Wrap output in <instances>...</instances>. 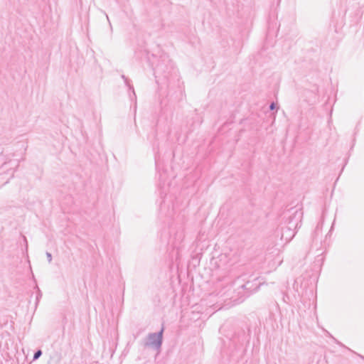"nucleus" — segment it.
<instances>
[{
    "label": "nucleus",
    "mask_w": 364,
    "mask_h": 364,
    "mask_svg": "<svg viewBox=\"0 0 364 364\" xmlns=\"http://www.w3.org/2000/svg\"><path fill=\"white\" fill-rule=\"evenodd\" d=\"M154 73L156 77L161 76L168 79L174 70L173 63L166 55H161L157 62H152Z\"/></svg>",
    "instance_id": "obj_1"
},
{
    "label": "nucleus",
    "mask_w": 364,
    "mask_h": 364,
    "mask_svg": "<svg viewBox=\"0 0 364 364\" xmlns=\"http://www.w3.org/2000/svg\"><path fill=\"white\" fill-rule=\"evenodd\" d=\"M302 218L303 211L301 208H291L283 213V218L285 220L284 225L296 231L301 227Z\"/></svg>",
    "instance_id": "obj_2"
},
{
    "label": "nucleus",
    "mask_w": 364,
    "mask_h": 364,
    "mask_svg": "<svg viewBox=\"0 0 364 364\" xmlns=\"http://www.w3.org/2000/svg\"><path fill=\"white\" fill-rule=\"evenodd\" d=\"M164 329V325L162 324L159 331L149 333L144 340V347L151 348L159 354L163 344Z\"/></svg>",
    "instance_id": "obj_3"
},
{
    "label": "nucleus",
    "mask_w": 364,
    "mask_h": 364,
    "mask_svg": "<svg viewBox=\"0 0 364 364\" xmlns=\"http://www.w3.org/2000/svg\"><path fill=\"white\" fill-rule=\"evenodd\" d=\"M260 284H261V283L259 282H258V280L257 279L253 281H248L245 284L241 285L240 289H242L245 295H244V298L240 297L239 299H240V302H242V301H244V299L245 298L250 296V295L252 292L256 291L259 289Z\"/></svg>",
    "instance_id": "obj_4"
},
{
    "label": "nucleus",
    "mask_w": 364,
    "mask_h": 364,
    "mask_svg": "<svg viewBox=\"0 0 364 364\" xmlns=\"http://www.w3.org/2000/svg\"><path fill=\"white\" fill-rule=\"evenodd\" d=\"M296 233V230L284 225L281 228V239L285 242H290Z\"/></svg>",
    "instance_id": "obj_5"
},
{
    "label": "nucleus",
    "mask_w": 364,
    "mask_h": 364,
    "mask_svg": "<svg viewBox=\"0 0 364 364\" xmlns=\"http://www.w3.org/2000/svg\"><path fill=\"white\" fill-rule=\"evenodd\" d=\"M121 77L124 80L125 85L128 87L129 90L132 92L133 96L136 98V94L133 85L129 83V79L124 75H122Z\"/></svg>",
    "instance_id": "obj_6"
},
{
    "label": "nucleus",
    "mask_w": 364,
    "mask_h": 364,
    "mask_svg": "<svg viewBox=\"0 0 364 364\" xmlns=\"http://www.w3.org/2000/svg\"><path fill=\"white\" fill-rule=\"evenodd\" d=\"M36 289H37V292H36V304L37 305L38 303L39 302L41 298L42 297V292L40 290V289L38 288V286L36 287Z\"/></svg>",
    "instance_id": "obj_7"
},
{
    "label": "nucleus",
    "mask_w": 364,
    "mask_h": 364,
    "mask_svg": "<svg viewBox=\"0 0 364 364\" xmlns=\"http://www.w3.org/2000/svg\"><path fill=\"white\" fill-rule=\"evenodd\" d=\"M42 350L41 349H38L33 354V360H38L42 355Z\"/></svg>",
    "instance_id": "obj_8"
},
{
    "label": "nucleus",
    "mask_w": 364,
    "mask_h": 364,
    "mask_svg": "<svg viewBox=\"0 0 364 364\" xmlns=\"http://www.w3.org/2000/svg\"><path fill=\"white\" fill-rule=\"evenodd\" d=\"M269 109L271 111H273L274 109L277 110L278 107H277V103H275L274 102H271L269 105Z\"/></svg>",
    "instance_id": "obj_9"
},
{
    "label": "nucleus",
    "mask_w": 364,
    "mask_h": 364,
    "mask_svg": "<svg viewBox=\"0 0 364 364\" xmlns=\"http://www.w3.org/2000/svg\"><path fill=\"white\" fill-rule=\"evenodd\" d=\"M46 257H47L48 262H51V261H52V255H51V253L49 252H46Z\"/></svg>",
    "instance_id": "obj_10"
},
{
    "label": "nucleus",
    "mask_w": 364,
    "mask_h": 364,
    "mask_svg": "<svg viewBox=\"0 0 364 364\" xmlns=\"http://www.w3.org/2000/svg\"><path fill=\"white\" fill-rule=\"evenodd\" d=\"M299 280V278L296 279V280L295 281V284L294 285V288L296 289V291H298L297 286H298Z\"/></svg>",
    "instance_id": "obj_11"
},
{
    "label": "nucleus",
    "mask_w": 364,
    "mask_h": 364,
    "mask_svg": "<svg viewBox=\"0 0 364 364\" xmlns=\"http://www.w3.org/2000/svg\"><path fill=\"white\" fill-rule=\"evenodd\" d=\"M61 360V355L60 354H58L57 355V362H60V360Z\"/></svg>",
    "instance_id": "obj_12"
},
{
    "label": "nucleus",
    "mask_w": 364,
    "mask_h": 364,
    "mask_svg": "<svg viewBox=\"0 0 364 364\" xmlns=\"http://www.w3.org/2000/svg\"><path fill=\"white\" fill-rule=\"evenodd\" d=\"M319 229V227H318V225H317L316 229H315V233H316V232Z\"/></svg>",
    "instance_id": "obj_13"
},
{
    "label": "nucleus",
    "mask_w": 364,
    "mask_h": 364,
    "mask_svg": "<svg viewBox=\"0 0 364 364\" xmlns=\"http://www.w3.org/2000/svg\"><path fill=\"white\" fill-rule=\"evenodd\" d=\"M359 356H360L363 360H364V356H363V355H359Z\"/></svg>",
    "instance_id": "obj_14"
},
{
    "label": "nucleus",
    "mask_w": 364,
    "mask_h": 364,
    "mask_svg": "<svg viewBox=\"0 0 364 364\" xmlns=\"http://www.w3.org/2000/svg\"><path fill=\"white\" fill-rule=\"evenodd\" d=\"M53 359V357H50V360L48 361V363L50 364V360Z\"/></svg>",
    "instance_id": "obj_15"
},
{
    "label": "nucleus",
    "mask_w": 364,
    "mask_h": 364,
    "mask_svg": "<svg viewBox=\"0 0 364 364\" xmlns=\"http://www.w3.org/2000/svg\"><path fill=\"white\" fill-rule=\"evenodd\" d=\"M318 87H316L315 90L318 92Z\"/></svg>",
    "instance_id": "obj_16"
}]
</instances>
